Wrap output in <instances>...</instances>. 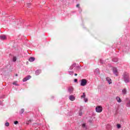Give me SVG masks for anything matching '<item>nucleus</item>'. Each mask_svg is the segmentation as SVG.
Instances as JSON below:
<instances>
[{
	"label": "nucleus",
	"instance_id": "1",
	"mask_svg": "<svg viewBox=\"0 0 130 130\" xmlns=\"http://www.w3.org/2000/svg\"><path fill=\"white\" fill-rule=\"evenodd\" d=\"M124 80L125 83H128V82H129V78H128V74L126 73H124Z\"/></svg>",
	"mask_w": 130,
	"mask_h": 130
},
{
	"label": "nucleus",
	"instance_id": "2",
	"mask_svg": "<svg viewBox=\"0 0 130 130\" xmlns=\"http://www.w3.org/2000/svg\"><path fill=\"white\" fill-rule=\"evenodd\" d=\"M80 85L82 86H86L87 85V80L86 79H82Z\"/></svg>",
	"mask_w": 130,
	"mask_h": 130
},
{
	"label": "nucleus",
	"instance_id": "3",
	"mask_svg": "<svg viewBox=\"0 0 130 130\" xmlns=\"http://www.w3.org/2000/svg\"><path fill=\"white\" fill-rule=\"evenodd\" d=\"M95 110L96 112H102V107L101 106H98L95 108Z\"/></svg>",
	"mask_w": 130,
	"mask_h": 130
},
{
	"label": "nucleus",
	"instance_id": "4",
	"mask_svg": "<svg viewBox=\"0 0 130 130\" xmlns=\"http://www.w3.org/2000/svg\"><path fill=\"white\" fill-rule=\"evenodd\" d=\"M30 79H31V76L28 75L25 78H23V82H26V81H28V80H30Z\"/></svg>",
	"mask_w": 130,
	"mask_h": 130
},
{
	"label": "nucleus",
	"instance_id": "5",
	"mask_svg": "<svg viewBox=\"0 0 130 130\" xmlns=\"http://www.w3.org/2000/svg\"><path fill=\"white\" fill-rule=\"evenodd\" d=\"M68 91H69V93L72 94V93H73V92H74V88L73 87H69L68 88Z\"/></svg>",
	"mask_w": 130,
	"mask_h": 130
},
{
	"label": "nucleus",
	"instance_id": "6",
	"mask_svg": "<svg viewBox=\"0 0 130 130\" xmlns=\"http://www.w3.org/2000/svg\"><path fill=\"white\" fill-rule=\"evenodd\" d=\"M69 99H70V100H71V101H75V100L76 99V98H75V96H74V95H71L70 96Z\"/></svg>",
	"mask_w": 130,
	"mask_h": 130
},
{
	"label": "nucleus",
	"instance_id": "7",
	"mask_svg": "<svg viewBox=\"0 0 130 130\" xmlns=\"http://www.w3.org/2000/svg\"><path fill=\"white\" fill-rule=\"evenodd\" d=\"M106 81H107V82L109 83V84H110L112 83V82L111 81V79H110V78H109V77H107L106 78Z\"/></svg>",
	"mask_w": 130,
	"mask_h": 130
},
{
	"label": "nucleus",
	"instance_id": "8",
	"mask_svg": "<svg viewBox=\"0 0 130 130\" xmlns=\"http://www.w3.org/2000/svg\"><path fill=\"white\" fill-rule=\"evenodd\" d=\"M28 60L29 61H30V62H32V61H34V60H35V58L31 57L29 58Z\"/></svg>",
	"mask_w": 130,
	"mask_h": 130
},
{
	"label": "nucleus",
	"instance_id": "9",
	"mask_svg": "<svg viewBox=\"0 0 130 130\" xmlns=\"http://www.w3.org/2000/svg\"><path fill=\"white\" fill-rule=\"evenodd\" d=\"M113 72L114 74H116V76H117V74H116V73H117V69H116V68H113Z\"/></svg>",
	"mask_w": 130,
	"mask_h": 130
},
{
	"label": "nucleus",
	"instance_id": "10",
	"mask_svg": "<svg viewBox=\"0 0 130 130\" xmlns=\"http://www.w3.org/2000/svg\"><path fill=\"white\" fill-rule=\"evenodd\" d=\"M0 38L2 40H6V39L5 36H1Z\"/></svg>",
	"mask_w": 130,
	"mask_h": 130
},
{
	"label": "nucleus",
	"instance_id": "11",
	"mask_svg": "<svg viewBox=\"0 0 130 130\" xmlns=\"http://www.w3.org/2000/svg\"><path fill=\"white\" fill-rule=\"evenodd\" d=\"M116 100H117V102H119V103H120V102H121V100L118 96L116 98Z\"/></svg>",
	"mask_w": 130,
	"mask_h": 130
},
{
	"label": "nucleus",
	"instance_id": "12",
	"mask_svg": "<svg viewBox=\"0 0 130 130\" xmlns=\"http://www.w3.org/2000/svg\"><path fill=\"white\" fill-rule=\"evenodd\" d=\"M122 93L123 94H126V89H124L122 90Z\"/></svg>",
	"mask_w": 130,
	"mask_h": 130
},
{
	"label": "nucleus",
	"instance_id": "13",
	"mask_svg": "<svg viewBox=\"0 0 130 130\" xmlns=\"http://www.w3.org/2000/svg\"><path fill=\"white\" fill-rule=\"evenodd\" d=\"M85 98H86V94H85V92H83V95H81V98H84L85 99Z\"/></svg>",
	"mask_w": 130,
	"mask_h": 130
},
{
	"label": "nucleus",
	"instance_id": "14",
	"mask_svg": "<svg viewBox=\"0 0 130 130\" xmlns=\"http://www.w3.org/2000/svg\"><path fill=\"white\" fill-rule=\"evenodd\" d=\"M5 126H10V123H9V122L5 123Z\"/></svg>",
	"mask_w": 130,
	"mask_h": 130
},
{
	"label": "nucleus",
	"instance_id": "15",
	"mask_svg": "<svg viewBox=\"0 0 130 130\" xmlns=\"http://www.w3.org/2000/svg\"><path fill=\"white\" fill-rule=\"evenodd\" d=\"M20 113L22 114L23 113H24V109H22L21 110H20Z\"/></svg>",
	"mask_w": 130,
	"mask_h": 130
},
{
	"label": "nucleus",
	"instance_id": "16",
	"mask_svg": "<svg viewBox=\"0 0 130 130\" xmlns=\"http://www.w3.org/2000/svg\"><path fill=\"white\" fill-rule=\"evenodd\" d=\"M17 83H18V81H15L13 82V85H16L17 86Z\"/></svg>",
	"mask_w": 130,
	"mask_h": 130
},
{
	"label": "nucleus",
	"instance_id": "17",
	"mask_svg": "<svg viewBox=\"0 0 130 130\" xmlns=\"http://www.w3.org/2000/svg\"><path fill=\"white\" fill-rule=\"evenodd\" d=\"M26 5H27V6L29 8L30 6H31V3H27Z\"/></svg>",
	"mask_w": 130,
	"mask_h": 130
},
{
	"label": "nucleus",
	"instance_id": "18",
	"mask_svg": "<svg viewBox=\"0 0 130 130\" xmlns=\"http://www.w3.org/2000/svg\"><path fill=\"white\" fill-rule=\"evenodd\" d=\"M13 60V61H16V60H17V58L16 57H14Z\"/></svg>",
	"mask_w": 130,
	"mask_h": 130
},
{
	"label": "nucleus",
	"instance_id": "19",
	"mask_svg": "<svg viewBox=\"0 0 130 130\" xmlns=\"http://www.w3.org/2000/svg\"><path fill=\"white\" fill-rule=\"evenodd\" d=\"M117 126L118 128H120V124H117Z\"/></svg>",
	"mask_w": 130,
	"mask_h": 130
},
{
	"label": "nucleus",
	"instance_id": "20",
	"mask_svg": "<svg viewBox=\"0 0 130 130\" xmlns=\"http://www.w3.org/2000/svg\"><path fill=\"white\" fill-rule=\"evenodd\" d=\"M18 123H19V122H18V121H14V124H18Z\"/></svg>",
	"mask_w": 130,
	"mask_h": 130
},
{
	"label": "nucleus",
	"instance_id": "21",
	"mask_svg": "<svg viewBox=\"0 0 130 130\" xmlns=\"http://www.w3.org/2000/svg\"><path fill=\"white\" fill-rule=\"evenodd\" d=\"M84 101L85 102H87L88 101V99H86L85 98H84Z\"/></svg>",
	"mask_w": 130,
	"mask_h": 130
},
{
	"label": "nucleus",
	"instance_id": "22",
	"mask_svg": "<svg viewBox=\"0 0 130 130\" xmlns=\"http://www.w3.org/2000/svg\"><path fill=\"white\" fill-rule=\"evenodd\" d=\"M31 121H32V120H29V121H28V122H27V123H26V124H29V123H30V122H31Z\"/></svg>",
	"mask_w": 130,
	"mask_h": 130
},
{
	"label": "nucleus",
	"instance_id": "23",
	"mask_svg": "<svg viewBox=\"0 0 130 130\" xmlns=\"http://www.w3.org/2000/svg\"><path fill=\"white\" fill-rule=\"evenodd\" d=\"M86 126V124H82V127H85Z\"/></svg>",
	"mask_w": 130,
	"mask_h": 130
},
{
	"label": "nucleus",
	"instance_id": "24",
	"mask_svg": "<svg viewBox=\"0 0 130 130\" xmlns=\"http://www.w3.org/2000/svg\"><path fill=\"white\" fill-rule=\"evenodd\" d=\"M79 7H80V4H77V5H76V7H77V8H79Z\"/></svg>",
	"mask_w": 130,
	"mask_h": 130
},
{
	"label": "nucleus",
	"instance_id": "25",
	"mask_svg": "<svg viewBox=\"0 0 130 130\" xmlns=\"http://www.w3.org/2000/svg\"><path fill=\"white\" fill-rule=\"evenodd\" d=\"M74 82H78V79H74Z\"/></svg>",
	"mask_w": 130,
	"mask_h": 130
},
{
	"label": "nucleus",
	"instance_id": "26",
	"mask_svg": "<svg viewBox=\"0 0 130 130\" xmlns=\"http://www.w3.org/2000/svg\"><path fill=\"white\" fill-rule=\"evenodd\" d=\"M69 73H70V74H73L74 73V72H73V71H70L69 72Z\"/></svg>",
	"mask_w": 130,
	"mask_h": 130
},
{
	"label": "nucleus",
	"instance_id": "27",
	"mask_svg": "<svg viewBox=\"0 0 130 130\" xmlns=\"http://www.w3.org/2000/svg\"><path fill=\"white\" fill-rule=\"evenodd\" d=\"M79 115H80V116H81V115H82V113H79Z\"/></svg>",
	"mask_w": 130,
	"mask_h": 130
},
{
	"label": "nucleus",
	"instance_id": "28",
	"mask_svg": "<svg viewBox=\"0 0 130 130\" xmlns=\"http://www.w3.org/2000/svg\"><path fill=\"white\" fill-rule=\"evenodd\" d=\"M74 75L75 76H78V74H75Z\"/></svg>",
	"mask_w": 130,
	"mask_h": 130
},
{
	"label": "nucleus",
	"instance_id": "29",
	"mask_svg": "<svg viewBox=\"0 0 130 130\" xmlns=\"http://www.w3.org/2000/svg\"><path fill=\"white\" fill-rule=\"evenodd\" d=\"M16 77H18V74L15 75Z\"/></svg>",
	"mask_w": 130,
	"mask_h": 130
},
{
	"label": "nucleus",
	"instance_id": "30",
	"mask_svg": "<svg viewBox=\"0 0 130 130\" xmlns=\"http://www.w3.org/2000/svg\"><path fill=\"white\" fill-rule=\"evenodd\" d=\"M0 104H2V101H0Z\"/></svg>",
	"mask_w": 130,
	"mask_h": 130
},
{
	"label": "nucleus",
	"instance_id": "31",
	"mask_svg": "<svg viewBox=\"0 0 130 130\" xmlns=\"http://www.w3.org/2000/svg\"><path fill=\"white\" fill-rule=\"evenodd\" d=\"M38 72H39V71H36V73H38Z\"/></svg>",
	"mask_w": 130,
	"mask_h": 130
}]
</instances>
